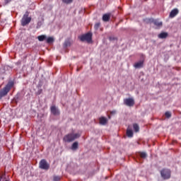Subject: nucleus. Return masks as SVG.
<instances>
[{
	"mask_svg": "<svg viewBox=\"0 0 181 181\" xmlns=\"http://www.w3.org/2000/svg\"><path fill=\"white\" fill-rule=\"evenodd\" d=\"M78 148V143L77 141H75L74 143H73L71 149L72 151H76V149Z\"/></svg>",
	"mask_w": 181,
	"mask_h": 181,
	"instance_id": "ddd939ff",
	"label": "nucleus"
},
{
	"mask_svg": "<svg viewBox=\"0 0 181 181\" xmlns=\"http://www.w3.org/2000/svg\"><path fill=\"white\" fill-rule=\"evenodd\" d=\"M134 67L135 69H141V67H144V61H139L138 62H136L134 64Z\"/></svg>",
	"mask_w": 181,
	"mask_h": 181,
	"instance_id": "1a4fd4ad",
	"label": "nucleus"
},
{
	"mask_svg": "<svg viewBox=\"0 0 181 181\" xmlns=\"http://www.w3.org/2000/svg\"><path fill=\"white\" fill-rule=\"evenodd\" d=\"M39 168L40 169H46V160L42 159L40 160V164H39Z\"/></svg>",
	"mask_w": 181,
	"mask_h": 181,
	"instance_id": "9d476101",
	"label": "nucleus"
},
{
	"mask_svg": "<svg viewBox=\"0 0 181 181\" xmlns=\"http://www.w3.org/2000/svg\"><path fill=\"white\" fill-rule=\"evenodd\" d=\"M93 35L91 33H88L85 35H81L79 39L81 40V42H88V43H90L91 42Z\"/></svg>",
	"mask_w": 181,
	"mask_h": 181,
	"instance_id": "20e7f679",
	"label": "nucleus"
},
{
	"mask_svg": "<svg viewBox=\"0 0 181 181\" xmlns=\"http://www.w3.org/2000/svg\"><path fill=\"white\" fill-rule=\"evenodd\" d=\"M127 135L129 138H132V136H134V132L130 129H127Z\"/></svg>",
	"mask_w": 181,
	"mask_h": 181,
	"instance_id": "4468645a",
	"label": "nucleus"
},
{
	"mask_svg": "<svg viewBox=\"0 0 181 181\" xmlns=\"http://www.w3.org/2000/svg\"><path fill=\"white\" fill-rule=\"evenodd\" d=\"M59 180H60V177L59 176L54 177V181H59Z\"/></svg>",
	"mask_w": 181,
	"mask_h": 181,
	"instance_id": "393cba45",
	"label": "nucleus"
},
{
	"mask_svg": "<svg viewBox=\"0 0 181 181\" xmlns=\"http://www.w3.org/2000/svg\"><path fill=\"white\" fill-rule=\"evenodd\" d=\"M153 23L156 26H158V27L162 26V25H163L162 21H160L159 20H154Z\"/></svg>",
	"mask_w": 181,
	"mask_h": 181,
	"instance_id": "dca6fc26",
	"label": "nucleus"
},
{
	"mask_svg": "<svg viewBox=\"0 0 181 181\" xmlns=\"http://www.w3.org/2000/svg\"><path fill=\"white\" fill-rule=\"evenodd\" d=\"M165 115L166 118H170V117H172V112H165Z\"/></svg>",
	"mask_w": 181,
	"mask_h": 181,
	"instance_id": "4be33fe9",
	"label": "nucleus"
},
{
	"mask_svg": "<svg viewBox=\"0 0 181 181\" xmlns=\"http://www.w3.org/2000/svg\"><path fill=\"white\" fill-rule=\"evenodd\" d=\"M30 21H32V18L29 17V13H25L21 19V25L26 26V25H29Z\"/></svg>",
	"mask_w": 181,
	"mask_h": 181,
	"instance_id": "7ed1b4c3",
	"label": "nucleus"
},
{
	"mask_svg": "<svg viewBox=\"0 0 181 181\" xmlns=\"http://www.w3.org/2000/svg\"><path fill=\"white\" fill-rule=\"evenodd\" d=\"M124 104L127 107H134L135 100L132 98H125L124 99Z\"/></svg>",
	"mask_w": 181,
	"mask_h": 181,
	"instance_id": "39448f33",
	"label": "nucleus"
},
{
	"mask_svg": "<svg viewBox=\"0 0 181 181\" xmlns=\"http://www.w3.org/2000/svg\"><path fill=\"white\" fill-rule=\"evenodd\" d=\"M51 112L53 115H59L60 114V111L57 107H56V106L51 107Z\"/></svg>",
	"mask_w": 181,
	"mask_h": 181,
	"instance_id": "6e6552de",
	"label": "nucleus"
},
{
	"mask_svg": "<svg viewBox=\"0 0 181 181\" xmlns=\"http://www.w3.org/2000/svg\"><path fill=\"white\" fill-rule=\"evenodd\" d=\"M50 168V165L48 163H46V170L49 169Z\"/></svg>",
	"mask_w": 181,
	"mask_h": 181,
	"instance_id": "bb28decb",
	"label": "nucleus"
},
{
	"mask_svg": "<svg viewBox=\"0 0 181 181\" xmlns=\"http://www.w3.org/2000/svg\"><path fill=\"white\" fill-rule=\"evenodd\" d=\"M168 33L163 32L158 35V38L159 39H166V37H168Z\"/></svg>",
	"mask_w": 181,
	"mask_h": 181,
	"instance_id": "9b49d317",
	"label": "nucleus"
},
{
	"mask_svg": "<svg viewBox=\"0 0 181 181\" xmlns=\"http://www.w3.org/2000/svg\"><path fill=\"white\" fill-rule=\"evenodd\" d=\"M140 156H141V158H143L144 159H145V158H146V153H145V152L141 153Z\"/></svg>",
	"mask_w": 181,
	"mask_h": 181,
	"instance_id": "5701e85b",
	"label": "nucleus"
},
{
	"mask_svg": "<svg viewBox=\"0 0 181 181\" xmlns=\"http://www.w3.org/2000/svg\"><path fill=\"white\" fill-rule=\"evenodd\" d=\"M77 138H80V134H69L64 137V142H73V141L77 139Z\"/></svg>",
	"mask_w": 181,
	"mask_h": 181,
	"instance_id": "f03ea898",
	"label": "nucleus"
},
{
	"mask_svg": "<svg viewBox=\"0 0 181 181\" xmlns=\"http://www.w3.org/2000/svg\"><path fill=\"white\" fill-rule=\"evenodd\" d=\"M160 175L163 179H169L170 177V170L163 169L160 171Z\"/></svg>",
	"mask_w": 181,
	"mask_h": 181,
	"instance_id": "423d86ee",
	"label": "nucleus"
},
{
	"mask_svg": "<svg viewBox=\"0 0 181 181\" xmlns=\"http://www.w3.org/2000/svg\"><path fill=\"white\" fill-rule=\"evenodd\" d=\"M111 113L112 114H115V111H112Z\"/></svg>",
	"mask_w": 181,
	"mask_h": 181,
	"instance_id": "cd10ccee",
	"label": "nucleus"
},
{
	"mask_svg": "<svg viewBox=\"0 0 181 181\" xmlns=\"http://www.w3.org/2000/svg\"><path fill=\"white\" fill-rule=\"evenodd\" d=\"M133 128H134L135 132H139V126L137 124H133Z\"/></svg>",
	"mask_w": 181,
	"mask_h": 181,
	"instance_id": "aec40b11",
	"label": "nucleus"
},
{
	"mask_svg": "<svg viewBox=\"0 0 181 181\" xmlns=\"http://www.w3.org/2000/svg\"><path fill=\"white\" fill-rule=\"evenodd\" d=\"M178 13H179V9L174 8L170 11L169 18H175V16H176Z\"/></svg>",
	"mask_w": 181,
	"mask_h": 181,
	"instance_id": "0eeeda50",
	"label": "nucleus"
},
{
	"mask_svg": "<svg viewBox=\"0 0 181 181\" xmlns=\"http://www.w3.org/2000/svg\"><path fill=\"white\" fill-rule=\"evenodd\" d=\"M46 42L49 45H52V43H53V42H54V38H53L52 37H47Z\"/></svg>",
	"mask_w": 181,
	"mask_h": 181,
	"instance_id": "a211bd4d",
	"label": "nucleus"
},
{
	"mask_svg": "<svg viewBox=\"0 0 181 181\" xmlns=\"http://www.w3.org/2000/svg\"><path fill=\"white\" fill-rule=\"evenodd\" d=\"M62 2H64V4H71L73 0H62Z\"/></svg>",
	"mask_w": 181,
	"mask_h": 181,
	"instance_id": "b1692460",
	"label": "nucleus"
},
{
	"mask_svg": "<svg viewBox=\"0 0 181 181\" xmlns=\"http://www.w3.org/2000/svg\"><path fill=\"white\" fill-rule=\"evenodd\" d=\"M37 39L40 42H43V40H46V35H40Z\"/></svg>",
	"mask_w": 181,
	"mask_h": 181,
	"instance_id": "6ab92c4d",
	"label": "nucleus"
},
{
	"mask_svg": "<svg viewBox=\"0 0 181 181\" xmlns=\"http://www.w3.org/2000/svg\"><path fill=\"white\" fill-rule=\"evenodd\" d=\"M103 21L104 22H108V21H110V14H104L103 16Z\"/></svg>",
	"mask_w": 181,
	"mask_h": 181,
	"instance_id": "f3484780",
	"label": "nucleus"
},
{
	"mask_svg": "<svg viewBox=\"0 0 181 181\" xmlns=\"http://www.w3.org/2000/svg\"><path fill=\"white\" fill-rule=\"evenodd\" d=\"M107 118L103 117H102L99 119V122H100V125H105V124H107Z\"/></svg>",
	"mask_w": 181,
	"mask_h": 181,
	"instance_id": "f8f14e48",
	"label": "nucleus"
},
{
	"mask_svg": "<svg viewBox=\"0 0 181 181\" xmlns=\"http://www.w3.org/2000/svg\"><path fill=\"white\" fill-rule=\"evenodd\" d=\"M71 46V42H70V40H66L64 43V47H70Z\"/></svg>",
	"mask_w": 181,
	"mask_h": 181,
	"instance_id": "2eb2a0df",
	"label": "nucleus"
},
{
	"mask_svg": "<svg viewBox=\"0 0 181 181\" xmlns=\"http://www.w3.org/2000/svg\"><path fill=\"white\" fill-rule=\"evenodd\" d=\"M2 180V177H0V181Z\"/></svg>",
	"mask_w": 181,
	"mask_h": 181,
	"instance_id": "c85d7f7f",
	"label": "nucleus"
},
{
	"mask_svg": "<svg viewBox=\"0 0 181 181\" xmlns=\"http://www.w3.org/2000/svg\"><path fill=\"white\" fill-rule=\"evenodd\" d=\"M14 83L13 81H9L6 86L1 89L0 90V100H2L3 97H5V95H8V93H9V91H11V88H12V87H13L14 86Z\"/></svg>",
	"mask_w": 181,
	"mask_h": 181,
	"instance_id": "f257e3e1",
	"label": "nucleus"
},
{
	"mask_svg": "<svg viewBox=\"0 0 181 181\" xmlns=\"http://www.w3.org/2000/svg\"><path fill=\"white\" fill-rule=\"evenodd\" d=\"M100 23H96L94 25V29L95 30H98V29H100Z\"/></svg>",
	"mask_w": 181,
	"mask_h": 181,
	"instance_id": "412c9836",
	"label": "nucleus"
},
{
	"mask_svg": "<svg viewBox=\"0 0 181 181\" xmlns=\"http://www.w3.org/2000/svg\"><path fill=\"white\" fill-rule=\"evenodd\" d=\"M9 2H12V0H4V4H8Z\"/></svg>",
	"mask_w": 181,
	"mask_h": 181,
	"instance_id": "a878e982",
	"label": "nucleus"
}]
</instances>
